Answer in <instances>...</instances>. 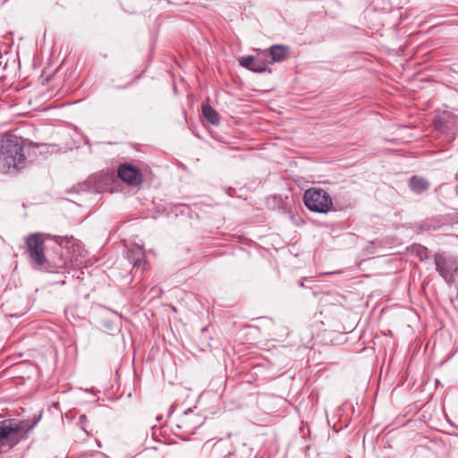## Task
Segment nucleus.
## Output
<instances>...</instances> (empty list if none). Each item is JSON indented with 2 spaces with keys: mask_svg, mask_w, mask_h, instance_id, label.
Instances as JSON below:
<instances>
[{
  "mask_svg": "<svg viewBox=\"0 0 458 458\" xmlns=\"http://www.w3.org/2000/svg\"><path fill=\"white\" fill-rule=\"evenodd\" d=\"M436 270L439 276L449 284L456 282L458 278V257L441 252L434 256Z\"/></svg>",
  "mask_w": 458,
  "mask_h": 458,
  "instance_id": "f257e3e1",
  "label": "nucleus"
},
{
  "mask_svg": "<svg viewBox=\"0 0 458 458\" xmlns=\"http://www.w3.org/2000/svg\"><path fill=\"white\" fill-rule=\"evenodd\" d=\"M21 423L14 420H4L0 425V453L13 448L21 437Z\"/></svg>",
  "mask_w": 458,
  "mask_h": 458,
  "instance_id": "f03ea898",
  "label": "nucleus"
},
{
  "mask_svg": "<svg viewBox=\"0 0 458 458\" xmlns=\"http://www.w3.org/2000/svg\"><path fill=\"white\" fill-rule=\"evenodd\" d=\"M303 199L306 207L318 213L328 212L333 205L331 197L322 189L307 190Z\"/></svg>",
  "mask_w": 458,
  "mask_h": 458,
  "instance_id": "7ed1b4c3",
  "label": "nucleus"
},
{
  "mask_svg": "<svg viewBox=\"0 0 458 458\" xmlns=\"http://www.w3.org/2000/svg\"><path fill=\"white\" fill-rule=\"evenodd\" d=\"M26 245L31 263L43 267L47 264V259L45 255L44 239L40 233L30 234L26 240Z\"/></svg>",
  "mask_w": 458,
  "mask_h": 458,
  "instance_id": "20e7f679",
  "label": "nucleus"
},
{
  "mask_svg": "<svg viewBox=\"0 0 458 458\" xmlns=\"http://www.w3.org/2000/svg\"><path fill=\"white\" fill-rule=\"evenodd\" d=\"M434 126L441 133H454L458 130V116L448 111L438 112L434 120Z\"/></svg>",
  "mask_w": 458,
  "mask_h": 458,
  "instance_id": "39448f33",
  "label": "nucleus"
},
{
  "mask_svg": "<svg viewBox=\"0 0 458 458\" xmlns=\"http://www.w3.org/2000/svg\"><path fill=\"white\" fill-rule=\"evenodd\" d=\"M118 175L124 182L131 185H138L142 182L140 171L133 165H121L118 170Z\"/></svg>",
  "mask_w": 458,
  "mask_h": 458,
  "instance_id": "423d86ee",
  "label": "nucleus"
},
{
  "mask_svg": "<svg viewBox=\"0 0 458 458\" xmlns=\"http://www.w3.org/2000/svg\"><path fill=\"white\" fill-rule=\"evenodd\" d=\"M179 427L188 433H194L195 429L200 425V418L192 413L191 410L185 411L180 419Z\"/></svg>",
  "mask_w": 458,
  "mask_h": 458,
  "instance_id": "0eeeda50",
  "label": "nucleus"
},
{
  "mask_svg": "<svg viewBox=\"0 0 458 458\" xmlns=\"http://www.w3.org/2000/svg\"><path fill=\"white\" fill-rule=\"evenodd\" d=\"M127 257L134 267H140L146 264L145 251L140 245H134L127 251Z\"/></svg>",
  "mask_w": 458,
  "mask_h": 458,
  "instance_id": "6e6552de",
  "label": "nucleus"
},
{
  "mask_svg": "<svg viewBox=\"0 0 458 458\" xmlns=\"http://www.w3.org/2000/svg\"><path fill=\"white\" fill-rule=\"evenodd\" d=\"M289 48L283 45H274L269 47V54L273 62H282L286 59Z\"/></svg>",
  "mask_w": 458,
  "mask_h": 458,
  "instance_id": "1a4fd4ad",
  "label": "nucleus"
},
{
  "mask_svg": "<svg viewBox=\"0 0 458 458\" xmlns=\"http://www.w3.org/2000/svg\"><path fill=\"white\" fill-rule=\"evenodd\" d=\"M410 188L416 193H421L427 191L429 187L428 182L419 176H412L409 182Z\"/></svg>",
  "mask_w": 458,
  "mask_h": 458,
  "instance_id": "9d476101",
  "label": "nucleus"
},
{
  "mask_svg": "<svg viewBox=\"0 0 458 458\" xmlns=\"http://www.w3.org/2000/svg\"><path fill=\"white\" fill-rule=\"evenodd\" d=\"M203 116L211 124H218L219 117L217 112L211 107L209 105H206L202 107Z\"/></svg>",
  "mask_w": 458,
  "mask_h": 458,
  "instance_id": "9b49d317",
  "label": "nucleus"
},
{
  "mask_svg": "<svg viewBox=\"0 0 458 458\" xmlns=\"http://www.w3.org/2000/svg\"><path fill=\"white\" fill-rule=\"evenodd\" d=\"M267 70V66L257 60H254V63L252 64V66L250 67V71L255 72H263Z\"/></svg>",
  "mask_w": 458,
  "mask_h": 458,
  "instance_id": "f8f14e48",
  "label": "nucleus"
},
{
  "mask_svg": "<svg viewBox=\"0 0 458 458\" xmlns=\"http://www.w3.org/2000/svg\"><path fill=\"white\" fill-rule=\"evenodd\" d=\"M254 60L255 59L252 56H247V57L242 58L240 61V64L242 66L246 67L250 70V67L252 66Z\"/></svg>",
  "mask_w": 458,
  "mask_h": 458,
  "instance_id": "ddd939ff",
  "label": "nucleus"
}]
</instances>
